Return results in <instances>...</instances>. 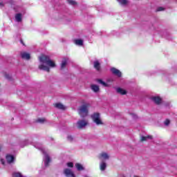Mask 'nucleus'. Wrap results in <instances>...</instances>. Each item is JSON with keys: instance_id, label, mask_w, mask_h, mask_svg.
<instances>
[{"instance_id": "nucleus-6", "label": "nucleus", "mask_w": 177, "mask_h": 177, "mask_svg": "<svg viewBox=\"0 0 177 177\" xmlns=\"http://www.w3.org/2000/svg\"><path fill=\"white\" fill-rule=\"evenodd\" d=\"M111 73L113 75H115L118 78H121L122 77V73L120 72V70L115 68H111Z\"/></svg>"}, {"instance_id": "nucleus-27", "label": "nucleus", "mask_w": 177, "mask_h": 177, "mask_svg": "<svg viewBox=\"0 0 177 177\" xmlns=\"http://www.w3.org/2000/svg\"><path fill=\"white\" fill-rule=\"evenodd\" d=\"M170 122H171V121H169V120L166 119L164 122V124H165V127H168V125H169Z\"/></svg>"}, {"instance_id": "nucleus-21", "label": "nucleus", "mask_w": 177, "mask_h": 177, "mask_svg": "<svg viewBox=\"0 0 177 177\" xmlns=\"http://www.w3.org/2000/svg\"><path fill=\"white\" fill-rule=\"evenodd\" d=\"M97 82H98V84H100L103 86H109V85H107V83L103 82L102 79H97Z\"/></svg>"}, {"instance_id": "nucleus-32", "label": "nucleus", "mask_w": 177, "mask_h": 177, "mask_svg": "<svg viewBox=\"0 0 177 177\" xmlns=\"http://www.w3.org/2000/svg\"><path fill=\"white\" fill-rule=\"evenodd\" d=\"M68 140H69L70 142H73V136H68L67 137Z\"/></svg>"}, {"instance_id": "nucleus-35", "label": "nucleus", "mask_w": 177, "mask_h": 177, "mask_svg": "<svg viewBox=\"0 0 177 177\" xmlns=\"http://www.w3.org/2000/svg\"><path fill=\"white\" fill-rule=\"evenodd\" d=\"M1 162L3 165H5V160L4 159H1Z\"/></svg>"}, {"instance_id": "nucleus-4", "label": "nucleus", "mask_w": 177, "mask_h": 177, "mask_svg": "<svg viewBox=\"0 0 177 177\" xmlns=\"http://www.w3.org/2000/svg\"><path fill=\"white\" fill-rule=\"evenodd\" d=\"M97 158H99L100 161L106 162V160L110 158V156H109L108 153L102 152L98 155Z\"/></svg>"}, {"instance_id": "nucleus-28", "label": "nucleus", "mask_w": 177, "mask_h": 177, "mask_svg": "<svg viewBox=\"0 0 177 177\" xmlns=\"http://www.w3.org/2000/svg\"><path fill=\"white\" fill-rule=\"evenodd\" d=\"M67 167H68L69 168H73L74 167V163H73L72 162H69L67 163Z\"/></svg>"}, {"instance_id": "nucleus-10", "label": "nucleus", "mask_w": 177, "mask_h": 177, "mask_svg": "<svg viewBox=\"0 0 177 177\" xmlns=\"http://www.w3.org/2000/svg\"><path fill=\"white\" fill-rule=\"evenodd\" d=\"M39 68L43 70V71H47V73H50V68L48 66L44 65V64L39 65Z\"/></svg>"}, {"instance_id": "nucleus-34", "label": "nucleus", "mask_w": 177, "mask_h": 177, "mask_svg": "<svg viewBox=\"0 0 177 177\" xmlns=\"http://www.w3.org/2000/svg\"><path fill=\"white\" fill-rule=\"evenodd\" d=\"M5 6V4L3 3V2H0V8H3Z\"/></svg>"}, {"instance_id": "nucleus-15", "label": "nucleus", "mask_w": 177, "mask_h": 177, "mask_svg": "<svg viewBox=\"0 0 177 177\" xmlns=\"http://www.w3.org/2000/svg\"><path fill=\"white\" fill-rule=\"evenodd\" d=\"M116 92L120 95H127V91L120 87L116 88Z\"/></svg>"}, {"instance_id": "nucleus-3", "label": "nucleus", "mask_w": 177, "mask_h": 177, "mask_svg": "<svg viewBox=\"0 0 177 177\" xmlns=\"http://www.w3.org/2000/svg\"><path fill=\"white\" fill-rule=\"evenodd\" d=\"M93 121L96 123L97 125H103V122L100 120V113H95L91 115Z\"/></svg>"}, {"instance_id": "nucleus-17", "label": "nucleus", "mask_w": 177, "mask_h": 177, "mask_svg": "<svg viewBox=\"0 0 177 177\" xmlns=\"http://www.w3.org/2000/svg\"><path fill=\"white\" fill-rule=\"evenodd\" d=\"M49 162H50V157L49 155H46L45 167H49Z\"/></svg>"}, {"instance_id": "nucleus-22", "label": "nucleus", "mask_w": 177, "mask_h": 177, "mask_svg": "<svg viewBox=\"0 0 177 177\" xmlns=\"http://www.w3.org/2000/svg\"><path fill=\"white\" fill-rule=\"evenodd\" d=\"M75 167H76L77 171H84V167H82L81 164L76 163Z\"/></svg>"}, {"instance_id": "nucleus-18", "label": "nucleus", "mask_w": 177, "mask_h": 177, "mask_svg": "<svg viewBox=\"0 0 177 177\" xmlns=\"http://www.w3.org/2000/svg\"><path fill=\"white\" fill-rule=\"evenodd\" d=\"M91 89L93 91V92L97 93L100 91L99 86L96 84H92L91 85Z\"/></svg>"}, {"instance_id": "nucleus-5", "label": "nucleus", "mask_w": 177, "mask_h": 177, "mask_svg": "<svg viewBox=\"0 0 177 177\" xmlns=\"http://www.w3.org/2000/svg\"><path fill=\"white\" fill-rule=\"evenodd\" d=\"M77 125L78 129H82V128H84V127H86L88 125V122L84 120H80L77 121Z\"/></svg>"}, {"instance_id": "nucleus-8", "label": "nucleus", "mask_w": 177, "mask_h": 177, "mask_svg": "<svg viewBox=\"0 0 177 177\" xmlns=\"http://www.w3.org/2000/svg\"><path fill=\"white\" fill-rule=\"evenodd\" d=\"M93 68L96 70V71H101L102 70V66L100 65V62L99 60H95L93 62Z\"/></svg>"}, {"instance_id": "nucleus-9", "label": "nucleus", "mask_w": 177, "mask_h": 177, "mask_svg": "<svg viewBox=\"0 0 177 177\" xmlns=\"http://www.w3.org/2000/svg\"><path fill=\"white\" fill-rule=\"evenodd\" d=\"M6 160L8 164H12L15 161V156L13 155L8 154L6 156Z\"/></svg>"}, {"instance_id": "nucleus-11", "label": "nucleus", "mask_w": 177, "mask_h": 177, "mask_svg": "<svg viewBox=\"0 0 177 177\" xmlns=\"http://www.w3.org/2000/svg\"><path fill=\"white\" fill-rule=\"evenodd\" d=\"M152 100L156 103V104H161V102H162V100H161V97L156 96V97H152Z\"/></svg>"}, {"instance_id": "nucleus-26", "label": "nucleus", "mask_w": 177, "mask_h": 177, "mask_svg": "<svg viewBox=\"0 0 177 177\" xmlns=\"http://www.w3.org/2000/svg\"><path fill=\"white\" fill-rule=\"evenodd\" d=\"M46 120L45 118H39L37 120V122H40L41 124H43V122H45Z\"/></svg>"}, {"instance_id": "nucleus-30", "label": "nucleus", "mask_w": 177, "mask_h": 177, "mask_svg": "<svg viewBox=\"0 0 177 177\" xmlns=\"http://www.w3.org/2000/svg\"><path fill=\"white\" fill-rule=\"evenodd\" d=\"M130 115L132 117V118H133V120H136V118H138V115H136L135 113H131Z\"/></svg>"}, {"instance_id": "nucleus-37", "label": "nucleus", "mask_w": 177, "mask_h": 177, "mask_svg": "<svg viewBox=\"0 0 177 177\" xmlns=\"http://www.w3.org/2000/svg\"><path fill=\"white\" fill-rule=\"evenodd\" d=\"M2 151V147H0V151Z\"/></svg>"}, {"instance_id": "nucleus-14", "label": "nucleus", "mask_w": 177, "mask_h": 177, "mask_svg": "<svg viewBox=\"0 0 177 177\" xmlns=\"http://www.w3.org/2000/svg\"><path fill=\"white\" fill-rule=\"evenodd\" d=\"M54 106L56 109H59V110H66V107L62 103H56Z\"/></svg>"}, {"instance_id": "nucleus-1", "label": "nucleus", "mask_w": 177, "mask_h": 177, "mask_svg": "<svg viewBox=\"0 0 177 177\" xmlns=\"http://www.w3.org/2000/svg\"><path fill=\"white\" fill-rule=\"evenodd\" d=\"M89 107H91L90 103H85L78 107V114L82 118H85V117H88V114L89 113Z\"/></svg>"}, {"instance_id": "nucleus-7", "label": "nucleus", "mask_w": 177, "mask_h": 177, "mask_svg": "<svg viewBox=\"0 0 177 177\" xmlns=\"http://www.w3.org/2000/svg\"><path fill=\"white\" fill-rule=\"evenodd\" d=\"M64 174L66 177H75V174L70 169H64Z\"/></svg>"}, {"instance_id": "nucleus-23", "label": "nucleus", "mask_w": 177, "mask_h": 177, "mask_svg": "<svg viewBox=\"0 0 177 177\" xmlns=\"http://www.w3.org/2000/svg\"><path fill=\"white\" fill-rule=\"evenodd\" d=\"M15 19H16L17 21H18L19 23L20 21H21V14H20V13L16 14V15H15Z\"/></svg>"}, {"instance_id": "nucleus-25", "label": "nucleus", "mask_w": 177, "mask_h": 177, "mask_svg": "<svg viewBox=\"0 0 177 177\" xmlns=\"http://www.w3.org/2000/svg\"><path fill=\"white\" fill-rule=\"evenodd\" d=\"M67 2L69 5H71L72 6H75V5H77V2L74 0H67Z\"/></svg>"}, {"instance_id": "nucleus-16", "label": "nucleus", "mask_w": 177, "mask_h": 177, "mask_svg": "<svg viewBox=\"0 0 177 177\" xmlns=\"http://www.w3.org/2000/svg\"><path fill=\"white\" fill-rule=\"evenodd\" d=\"M74 42L75 45H79L80 46H82V45H84V41L81 39H75Z\"/></svg>"}, {"instance_id": "nucleus-13", "label": "nucleus", "mask_w": 177, "mask_h": 177, "mask_svg": "<svg viewBox=\"0 0 177 177\" xmlns=\"http://www.w3.org/2000/svg\"><path fill=\"white\" fill-rule=\"evenodd\" d=\"M107 167V164L106 162L102 161L100 164V171H106V168Z\"/></svg>"}, {"instance_id": "nucleus-36", "label": "nucleus", "mask_w": 177, "mask_h": 177, "mask_svg": "<svg viewBox=\"0 0 177 177\" xmlns=\"http://www.w3.org/2000/svg\"><path fill=\"white\" fill-rule=\"evenodd\" d=\"M21 44H22V45H24V46L25 45L24 42H23V40H21Z\"/></svg>"}, {"instance_id": "nucleus-31", "label": "nucleus", "mask_w": 177, "mask_h": 177, "mask_svg": "<svg viewBox=\"0 0 177 177\" xmlns=\"http://www.w3.org/2000/svg\"><path fill=\"white\" fill-rule=\"evenodd\" d=\"M162 10H164V8L158 7L156 10V12H162Z\"/></svg>"}, {"instance_id": "nucleus-12", "label": "nucleus", "mask_w": 177, "mask_h": 177, "mask_svg": "<svg viewBox=\"0 0 177 177\" xmlns=\"http://www.w3.org/2000/svg\"><path fill=\"white\" fill-rule=\"evenodd\" d=\"M21 57H22L23 59H26V60H30V59H31L30 53L26 52L21 53Z\"/></svg>"}, {"instance_id": "nucleus-2", "label": "nucleus", "mask_w": 177, "mask_h": 177, "mask_svg": "<svg viewBox=\"0 0 177 177\" xmlns=\"http://www.w3.org/2000/svg\"><path fill=\"white\" fill-rule=\"evenodd\" d=\"M39 60L40 63H42L43 64H46V66H48V67H51V68H55V67H56V64L55 63V62L50 59V57L48 55H41L39 57Z\"/></svg>"}, {"instance_id": "nucleus-24", "label": "nucleus", "mask_w": 177, "mask_h": 177, "mask_svg": "<svg viewBox=\"0 0 177 177\" xmlns=\"http://www.w3.org/2000/svg\"><path fill=\"white\" fill-rule=\"evenodd\" d=\"M66 66H67V60L64 59L62 62L61 70H63V68H65Z\"/></svg>"}, {"instance_id": "nucleus-33", "label": "nucleus", "mask_w": 177, "mask_h": 177, "mask_svg": "<svg viewBox=\"0 0 177 177\" xmlns=\"http://www.w3.org/2000/svg\"><path fill=\"white\" fill-rule=\"evenodd\" d=\"M166 34H167V32H164V31H161L160 32V35H161V37H164Z\"/></svg>"}, {"instance_id": "nucleus-29", "label": "nucleus", "mask_w": 177, "mask_h": 177, "mask_svg": "<svg viewBox=\"0 0 177 177\" xmlns=\"http://www.w3.org/2000/svg\"><path fill=\"white\" fill-rule=\"evenodd\" d=\"M5 78H6V80H8L9 81H10V80H12V77L9 74H6Z\"/></svg>"}, {"instance_id": "nucleus-19", "label": "nucleus", "mask_w": 177, "mask_h": 177, "mask_svg": "<svg viewBox=\"0 0 177 177\" xmlns=\"http://www.w3.org/2000/svg\"><path fill=\"white\" fill-rule=\"evenodd\" d=\"M119 2L120 5L122 6H127L128 5V0H117Z\"/></svg>"}, {"instance_id": "nucleus-20", "label": "nucleus", "mask_w": 177, "mask_h": 177, "mask_svg": "<svg viewBox=\"0 0 177 177\" xmlns=\"http://www.w3.org/2000/svg\"><path fill=\"white\" fill-rule=\"evenodd\" d=\"M148 139H153L151 136H141V142H146Z\"/></svg>"}]
</instances>
